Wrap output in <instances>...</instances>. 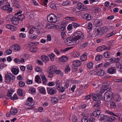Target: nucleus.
<instances>
[{
  "mask_svg": "<svg viewBox=\"0 0 122 122\" xmlns=\"http://www.w3.org/2000/svg\"><path fill=\"white\" fill-rule=\"evenodd\" d=\"M65 43L68 46H72L78 44V42L74 37H69L65 41Z\"/></svg>",
  "mask_w": 122,
  "mask_h": 122,
  "instance_id": "nucleus-1",
  "label": "nucleus"
},
{
  "mask_svg": "<svg viewBox=\"0 0 122 122\" xmlns=\"http://www.w3.org/2000/svg\"><path fill=\"white\" fill-rule=\"evenodd\" d=\"M92 97L93 101H95V104L93 105V106L94 107H97V108L99 106L100 104L101 103V101L100 99H99L98 95L97 94L93 93Z\"/></svg>",
  "mask_w": 122,
  "mask_h": 122,
  "instance_id": "nucleus-2",
  "label": "nucleus"
},
{
  "mask_svg": "<svg viewBox=\"0 0 122 122\" xmlns=\"http://www.w3.org/2000/svg\"><path fill=\"white\" fill-rule=\"evenodd\" d=\"M56 67L54 65H53L49 67L47 70V72L49 73V77H52L54 74L55 70L57 69Z\"/></svg>",
  "mask_w": 122,
  "mask_h": 122,
  "instance_id": "nucleus-3",
  "label": "nucleus"
},
{
  "mask_svg": "<svg viewBox=\"0 0 122 122\" xmlns=\"http://www.w3.org/2000/svg\"><path fill=\"white\" fill-rule=\"evenodd\" d=\"M73 35L75 36L74 37L77 41H78L79 43L80 42L79 39L81 37L82 39L84 38V35H83V33L80 31L76 32L74 33Z\"/></svg>",
  "mask_w": 122,
  "mask_h": 122,
  "instance_id": "nucleus-4",
  "label": "nucleus"
},
{
  "mask_svg": "<svg viewBox=\"0 0 122 122\" xmlns=\"http://www.w3.org/2000/svg\"><path fill=\"white\" fill-rule=\"evenodd\" d=\"M47 19L48 21L50 22L55 23L57 21L56 17L53 14H51L48 15L47 16Z\"/></svg>",
  "mask_w": 122,
  "mask_h": 122,
  "instance_id": "nucleus-5",
  "label": "nucleus"
},
{
  "mask_svg": "<svg viewBox=\"0 0 122 122\" xmlns=\"http://www.w3.org/2000/svg\"><path fill=\"white\" fill-rule=\"evenodd\" d=\"M34 32L35 33H39L40 32L35 27H32L29 31V34L30 36L31 37H32L33 35H35Z\"/></svg>",
  "mask_w": 122,
  "mask_h": 122,
  "instance_id": "nucleus-6",
  "label": "nucleus"
},
{
  "mask_svg": "<svg viewBox=\"0 0 122 122\" xmlns=\"http://www.w3.org/2000/svg\"><path fill=\"white\" fill-rule=\"evenodd\" d=\"M98 119H101V120H104V122H108L109 119V117L107 116H104L100 115L98 117Z\"/></svg>",
  "mask_w": 122,
  "mask_h": 122,
  "instance_id": "nucleus-7",
  "label": "nucleus"
},
{
  "mask_svg": "<svg viewBox=\"0 0 122 122\" xmlns=\"http://www.w3.org/2000/svg\"><path fill=\"white\" fill-rule=\"evenodd\" d=\"M76 8L77 9L81 11L85 10L86 9V7L84 6V5L81 3L77 4Z\"/></svg>",
  "mask_w": 122,
  "mask_h": 122,
  "instance_id": "nucleus-8",
  "label": "nucleus"
},
{
  "mask_svg": "<svg viewBox=\"0 0 122 122\" xmlns=\"http://www.w3.org/2000/svg\"><path fill=\"white\" fill-rule=\"evenodd\" d=\"M10 75H12L10 73L5 74V81L6 83H9L10 82L11 80Z\"/></svg>",
  "mask_w": 122,
  "mask_h": 122,
  "instance_id": "nucleus-9",
  "label": "nucleus"
},
{
  "mask_svg": "<svg viewBox=\"0 0 122 122\" xmlns=\"http://www.w3.org/2000/svg\"><path fill=\"white\" fill-rule=\"evenodd\" d=\"M73 64L75 67L80 66L81 64V61L79 60H76L73 62Z\"/></svg>",
  "mask_w": 122,
  "mask_h": 122,
  "instance_id": "nucleus-10",
  "label": "nucleus"
},
{
  "mask_svg": "<svg viewBox=\"0 0 122 122\" xmlns=\"http://www.w3.org/2000/svg\"><path fill=\"white\" fill-rule=\"evenodd\" d=\"M3 10H8L10 11H11L12 10V9L10 7V5H6L1 8Z\"/></svg>",
  "mask_w": 122,
  "mask_h": 122,
  "instance_id": "nucleus-11",
  "label": "nucleus"
},
{
  "mask_svg": "<svg viewBox=\"0 0 122 122\" xmlns=\"http://www.w3.org/2000/svg\"><path fill=\"white\" fill-rule=\"evenodd\" d=\"M94 23L96 26H100L101 25L102 22L101 20L96 19L94 21Z\"/></svg>",
  "mask_w": 122,
  "mask_h": 122,
  "instance_id": "nucleus-12",
  "label": "nucleus"
},
{
  "mask_svg": "<svg viewBox=\"0 0 122 122\" xmlns=\"http://www.w3.org/2000/svg\"><path fill=\"white\" fill-rule=\"evenodd\" d=\"M48 93L51 95H53L56 93V92L53 89L49 88L47 89Z\"/></svg>",
  "mask_w": 122,
  "mask_h": 122,
  "instance_id": "nucleus-13",
  "label": "nucleus"
},
{
  "mask_svg": "<svg viewBox=\"0 0 122 122\" xmlns=\"http://www.w3.org/2000/svg\"><path fill=\"white\" fill-rule=\"evenodd\" d=\"M10 113L12 115H15L17 112V110L16 108L15 107L12 108L10 110Z\"/></svg>",
  "mask_w": 122,
  "mask_h": 122,
  "instance_id": "nucleus-14",
  "label": "nucleus"
},
{
  "mask_svg": "<svg viewBox=\"0 0 122 122\" xmlns=\"http://www.w3.org/2000/svg\"><path fill=\"white\" fill-rule=\"evenodd\" d=\"M95 31L96 35H97L98 36H101L103 35L102 31L100 28L97 29L96 30H95Z\"/></svg>",
  "mask_w": 122,
  "mask_h": 122,
  "instance_id": "nucleus-15",
  "label": "nucleus"
},
{
  "mask_svg": "<svg viewBox=\"0 0 122 122\" xmlns=\"http://www.w3.org/2000/svg\"><path fill=\"white\" fill-rule=\"evenodd\" d=\"M115 67H111L108 69V72L110 74H113L115 73Z\"/></svg>",
  "mask_w": 122,
  "mask_h": 122,
  "instance_id": "nucleus-16",
  "label": "nucleus"
},
{
  "mask_svg": "<svg viewBox=\"0 0 122 122\" xmlns=\"http://www.w3.org/2000/svg\"><path fill=\"white\" fill-rule=\"evenodd\" d=\"M116 67L118 70L122 72V66L119 62L116 63Z\"/></svg>",
  "mask_w": 122,
  "mask_h": 122,
  "instance_id": "nucleus-17",
  "label": "nucleus"
},
{
  "mask_svg": "<svg viewBox=\"0 0 122 122\" xmlns=\"http://www.w3.org/2000/svg\"><path fill=\"white\" fill-rule=\"evenodd\" d=\"M68 58L66 56H62L59 58V60L61 62H65L68 60Z\"/></svg>",
  "mask_w": 122,
  "mask_h": 122,
  "instance_id": "nucleus-18",
  "label": "nucleus"
},
{
  "mask_svg": "<svg viewBox=\"0 0 122 122\" xmlns=\"http://www.w3.org/2000/svg\"><path fill=\"white\" fill-rule=\"evenodd\" d=\"M100 111L99 110H97L94 111L92 114L93 116L95 117H97L98 116H99L100 115H101V114H100Z\"/></svg>",
  "mask_w": 122,
  "mask_h": 122,
  "instance_id": "nucleus-19",
  "label": "nucleus"
},
{
  "mask_svg": "<svg viewBox=\"0 0 122 122\" xmlns=\"http://www.w3.org/2000/svg\"><path fill=\"white\" fill-rule=\"evenodd\" d=\"M104 100L107 102H110L112 99V97H109L108 96L104 95Z\"/></svg>",
  "mask_w": 122,
  "mask_h": 122,
  "instance_id": "nucleus-20",
  "label": "nucleus"
},
{
  "mask_svg": "<svg viewBox=\"0 0 122 122\" xmlns=\"http://www.w3.org/2000/svg\"><path fill=\"white\" fill-rule=\"evenodd\" d=\"M42 60L45 62H47L49 61L48 57L45 56H41Z\"/></svg>",
  "mask_w": 122,
  "mask_h": 122,
  "instance_id": "nucleus-21",
  "label": "nucleus"
},
{
  "mask_svg": "<svg viewBox=\"0 0 122 122\" xmlns=\"http://www.w3.org/2000/svg\"><path fill=\"white\" fill-rule=\"evenodd\" d=\"M87 54L86 53H85L83 54L81 56L80 59L82 61H85L87 58Z\"/></svg>",
  "mask_w": 122,
  "mask_h": 122,
  "instance_id": "nucleus-22",
  "label": "nucleus"
},
{
  "mask_svg": "<svg viewBox=\"0 0 122 122\" xmlns=\"http://www.w3.org/2000/svg\"><path fill=\"white\" fill-rule=\"evenodd\" d=\"M102 31L103 34L106 33L108 30V28L106 26L102 27L100 28Z\"/></svg>",
  "mask_w": 122,
  "mask_h": 122,
  "instance_id": "nucleus-23",
  "label": "nucleus"
},
{
  "mask_svg": "<svg viewBox=\"0 0 122 122\" xmlns=\"http://www.w3.org/2000/svg\"><path fill=\"white\" fill-rule=\"evenodd\" d=\"M113 92L109 90H107L104 94V95H106L108 96L109 97L112 98L113 96Z\"/></svg>",
  "mask_w": 122,
  "mask_h": 122,
  "instance_id": "nucleus-24",
  "label": "nucleus"
},
{
  "mask_svg": "<svg viewBox=\"0 0 122 122\" xmlns=\"http://www.w3.org/2000/svg\"><path fill=\"white\" fill-rule=\"evenodd\" d=\"M102 87L105 91L107 90L110 91V89H111L110 86L108 84H106L103 86Z\"/></svg>",
  "mask_w": 122,
  "mask_h": 122,
  "instance_id": "nucleus-25",
  "label": "nucleus"
},
{
  "mask_svg": "<svg viewBox=\"0 0 122 122\" xmlns=\"http://www.w3.org/2000/svg\"><path fill=\"white\" fill-rule=\"evenodd\" d=\"M11 71L14 74L17 75L19 71L17 69L13 68L12 69Z\"/></svg>",
  "mask_w": 122,
  "mask_h": 122,
  "instance_id": "nucleus-26",
  "label": "nucleus"
},
{
  "mask_svg": "<svg viewBox=\"0 0 122 122\" xmlns=\"http://www.w3.org/2000/svg\"><path fill=\"white\" fill-rule=\"evenodd\" d=\"M17 19L21 21L25 19L24 15L23 14L17 16Z\"/></svg>",
  "mask_w": 122,
  "mask_h": 122,
  "instance_id": "nucleus-27",
  "label": "nucleus"
},
{
  "mask_svg": "<svg viewBox=\"0 0 122 122\" xmlns=\"http://www.w3.org/2000/svg\"><path fill=\"white\" fill-rule=\"evenodd\" d=\"M57 89H58L59 91L60 92H63L65 90V88L63 87H60V86H58V87L56 88Z\"/></svg>",
  "mask_w": 122,
  "mask_h": 122,
  "instance_id": "nucleus-28",
  "label": "nucleus"
},
{
  "mask_svg": "<svg viewBox=\"0 0 122 122\" xmlns=\"http://www.w3.org/2000/svg\"><path fill=\"white\" fill-rule=\"evenodd\" d=\"M102 57L103 56L102 55H98L95 57V60L97 61H100L102 58Z\"/></svg>",
  "mask_w": 122,
  "mask_h": 122,
  "instance_id": "nucleus-29",
  "label": "nucleus"
},
{
  "mask_svg": "<svg viewBox=\"0 0 122 122\" xmlns=\"http://www.w3.org/2000/svg\"><path fill=\"white\" fill-rule=\"evenodd\" d=\"M97 73L99 76H102L104 75V71L102 70H100L98 72H97Z\"/></svg>",
  "mask_w": 122,
  "mask_h": 122,
  "instance_id": "nucleus-30",
  "label": "nucleus"
},
{
  "mask_svg": "<svg viewBox=\"0 0 122 122\" xmlns=\"http://www.w3.org/2000/svg\"><path fill=\"white\" fill-rule=\"evenodd\" d=\"M48 55L50 57L51 61H53L54 60V57L55 56V55L53 53H51L50 54H48Z\"/></svg>",
  "mask_w": 122,
  "mask_h": 122,
  "instance_id": "nucleus-31",
  "label": "nucleus"
},
{
  "mask_svg": "<svg viewBox=\"0 0 122 122\" xmlns=\"http://www.w3.org/2000/svg\"><path fill=\"white\" fill-rule=\"evenodd\" d=\"M88 120V117L86 116H83L82 117L81 120L82 122H87Z\"/></svg>",
  "mask_w": 122,
  "mask_h": 122,
  "instance_id": "nucleus-32",
  "label": "nucleus"
},
{
  "mask_svg": "<svg viewBox=\"0 0 122 122\" xmlns=\"http://www.w3.org/2000/svg\"><path fill=\"white\" fill-rule=\"evenodd\" d=\"M114 100L117 102L119 101L121 99L120 97L118 95L115 96L114 97Z\"/></svg>",
  "mask_w": 122,
  "mask_h": 122,
  "instance_id": "nucleus-33",
  "label": "nucleus"
},
{
  "mask_svg": "<svg viewBox=\"0 0 122 122\" xmlns=\"http://www.w3.org/2000/svg\"><path fill=\"white\" fill-rule=\"evenodd\" d=\"M93 63L91 62H90L87 64V67L88 68L91 69L93 67Z\"/></svg>",
  "mask_w": 122,
  "mask_h": 122,
  "instance_id": "nucleus-34",
  "label": "nucleus"
},
{
  "mask_svg": "<svg viewBox=\"0 0 122 122\" xmlns=\"http://www.w3.org/2000/svg\"><path fill=\"white\" fill-rule=\"evenodd\" d=\"M110 55V53L109 52L107 51L104 53V56L105 58H107L109 57Z\"/></svg>",
  "mask_w": 122,
  "mask_h": 122,
  "instance_id": "nucleus-35",
  "label": "nucleus"
},
{
  "mask_svg": "<svg viewBox=\"0 0 122 122\" xmlns=\"http://www.w3.org/2000/svg\"><path fill=\"white\" fill-rule=\"evenodd\" d=\"M111 107L112 108H115L116 107V105L115 103L113 102H110Z\"/></svg>",
  "mask_w": 122,
  "mask_h": 122,
  "instance_id": "nucleus-36",
  "label": "nucleus"
},
{
  "mask_svg": "<svg viewBox=\"0 0 122 122\" xmlns=\"http://www.w3.org/2000/svg\"><path fill=\"white\" fill-rule=\"evenodd\" d=\"M30 51L31 52H36L37 51V48L35 47H31L30 48Z\"/></svg>",
  "mask_w": 122,
  "mask_h": 122,
  "instance_id": "nucleus-37",
  "label": "nucleus"
},
{
  "mask_svg": "<svg viewBox=\"0 0 122 122\" xmlns=\"http://www.w3.org/2000/svg\"><path fill=\"white\" fill-rule=\"evenodd\" d=\"M20 49V46L18 44H15V50L16 51H19Z\"/></svg>",
  "mask_w": 122,
  "mask_h": 122,
  "instance_id": "nucleus-38",
  "label": "nucleus"
},
{
  "mask_svg": "<svg viewBox=\"0 0 122 122\" xmlns=\"http://www.w3.org/2000/svg\"><path fill=\"white\" fill-rule=\"evenodd\" d=\"M116 120L115 118L113 116H111L109 117V121L110 122H112L113 121H115Z\"/></svg>",
  "mask_w": 122,
  "mask_h": 122,
  "instance_id": "nucleus-39",
  "label": "nucleus"
},
{
  "mask_svg": "<svg viewBox=\"0 0 122 122\" xmlns=\"http://www.w3.org/2000/svg\"><path fill=\"white\" fill-rule=\"evenodd\" d=\"M66 24V23H63L61 24V29L62 30H63L65 29Z\"/></svg>",
  "mask_w": 122,
  "mask_h": 122,
  "instance_id": "nucleus-40",
  "label": "nucleus"
},
{
  "mask_svg": "<svg viewBox=\"0 0 122 122\" xmlns=\"http://www.w3.org/2000/svg\"><path fill=\"white\" fill-rule=\"evenodd\" d=\"M19 86L20 87H23L25 85V83L22 81H19Z\"/></svg>",
  "mask_w": 122,
  "mask_h": 122,
  "instance_id": "nucleus-41",
  "label": "nucleus"
},
{
  "mask_svg": "<svg viewBox=\"0 0 122 122\" xmlns=\"http://www.w3.org/2000/svg\"><path fill=\"white\" fill-rule=\"evenodd\" d=\"M85 16L86 17V19L87 20H89L91 19V15L89 14H85Z\"/></svg>",
  "mask_w": 122,
  "mask_h": 122,
  "instance_id": "nucleus-42",
  "label": "nucleus"
},
{
  "mask_svg": "<svg viewBox=\"0 0 122 122\" xmlns=\"http://www.w3.org/2000/svg\"><path fill=\"white\" fill-rule=\"evenodd\" d=\"M40 78L39 76L37 75L35 77L36 82L38 83H40L41 82H39V79Z\"/></svg>",
  "mask_w": 122,
  "mask_h": 122,
  "instance_id": "nucleus-43",
  "label": "nucleus"
},
{
  "mask_svg": "<svg viewBox=\"0 0 122 122\" xmlns=\"http://www.w3.org/2000/svg\"><path fill=\"white\" fill-rule=\"evenodd\" d=\"M18 94L20 96H22L23 94L22 93V90L21 89H19L17 91Z\"/></svg>",
  "mask_w": 122,
  "mask_h": 122,
  "instance_id": "nucleus-44",
  "label": "nucleus"
},
{
  "mask_svg": "<svg viewBox=\"0 0 122 122\" xmlns=\"http://www.w3.org/2000/svg\"><path fill=\"white\" fill-rule=\"evenodd\" d=\"M87 28L89 30H91L92 28V25L91 22H89L88 24Z\"/></svg>",
  "mask_w": 122,
  "mask_h": 122,
  "instance_id": "nucleus-45",
  "label": "nucleus"
},
{
  "mask_svg": "<svg viewBox=\"0 0 122 122\" xmlns=\"http://www.w3.org/2000/svg\"><path fill=\"white\" fill-rule=\"evenodd\" d=\"M35 104V102H29L28 103H26V104L29 106H33Z\"/></svg>",
  "mask_w": 122,
  "mask_h": 122,
  "instance_id": "nucleus-46",
  "label": "nucleus"
},
{
  "mask_svg": "<svg viewBox=\"0 0 122 122\" xmlns=\"http://www.w3.org/2000/svg\"><path fill=\"white\" fill-rule=\"evenodd\" d=\"M29 92L31 93L34 94L36 92V90L35 88H32L31 89H29Z\"/></svg>",
  "mask_w": 122,
  "mask_h": 122,
  "instance_id": "nucleus-47",
  "label": "nucleus"
},
{
  "mask_svg": "<svg viewBox=\"0 0 122 122\" xmlns=\"http://www.w3.org/2000/svg\"><path fill=\"white\" fill-rule=\"evenodd\" d=\"M110 65V62H107L105 63H103V66L105 67H108Z\"/></svg>",
  "mask_w": 122,
  "mask_h": 122,
  "instance_id": "nucleus-48",
  "label": "nucleus"
},
{
  "mask_svg": "<svg viewBox=\"0 0 122 122\" xmlns=\"http://www.w3.org/2000/svg\"><path fill=\"white\" fill-rule=\"evenodd\" d=\"M39 91L41 93L43 94H45L46 91L44 88H41L39 89Z\"/></svg>",
  "mask_w": 122,
  "mask_h": 122,
  "instance_id": "nucleus-49",
  "label": "nucleus"
},
{
  "mask_svg": "<svg viewBox=\"0 0 122 122\" xmlns=\"http://www.w3.org/2000/svg\"><path fill=\"white\" fill-rule=\"evenodd\" d=\"M42 79V81L43 83L44 84H45V82L47 81V80L45 77L44 76H42L41 77Z\"/></svg>",
  "mask_w": 122,
  "mask_h": 122,
  "instance_id": "nucleus-50",
  "label": "nucleus"
},
{
  "mask_svg": "<svg viewBox=\"0 0 122 122\" xmlns=\"http://www.w3.org/2000/svg\"><path fill=\"white\" fill-rule=\"evenodd\" d=\"M16 95L15 94L13 97H10L11 99L12 100L14 101L16 99H17Z\"/></svg>",
  "mask_w": 122,
  "mask_h": 122,
  "instance_id": "nucleus-51",
  "label": "nucleus"
},
{
  "mask_svg": "<svg viewBox=\"0 0 122 122\" xmlns=\"http://www.w3.org/2000/svg\"><path fill=\"white\" fill-rule=\"evenodd\" d=\"M51 99L52 101L53 102L56 103L58 101L57 98L56 97H52L51 98Z\"/></svg>",
  "mask_w": 122,
  "mask_h": 122,
  "instance_id": "nucleus-52",
  "label": "nucleus"
},
{
  "mask_svg": "<svg viewBox=\"0 0 122 122\" xmlns=\"http://www.w3.org/2000/svg\"><path fill=\"white\" fill-rule=\"evenodd\" d=\"M13 61H14L16 63L19 64L20 63V60L18 58H15L14 59Z\"/></svg>",
  "mask_w": 122,
  "mask_h": 122,
  "instance_id": "nucleus-53",
  "label": "nucleus"
},
{
  "mask_svg": "<svg viewBox=\"0 0 122 122\" xmlns=\"http://www.w3.org/2000/svg\"><path fill=\"white\" fill-rule=\"evenodd\" d=\"M70 71V67L68 66L66 67V69H65V72L66 73H68V72H69Z\"/></svg>",
  "mask_w": 122,
  "mask_h": 122,
  "instance_id": "nucleus-54",
  "label": "nucleus"
},
{
  "mask_svg": "<svg viewBox=\"0 0 122 122\" xmlns=\"http://www.w3.org/2000/svg\"><path fill=\"white\" fill-rule=\"evenodd\" d=\"M106 111L107 113H109V114H110L111 115H112L114 116H116V117H118L119 116L118 115L115 114H114V113H113L112 112H110L109 111Z\"/></svg>",
  "mask_w": 122,
  "mask_h": 122,
  "instance_id": "nucleus-55",
  "label": "nucleus"
},
{
  "mask_svg": "<svg viewBox=\"0 0 122 122\" xmlns=\"http://www.w3.org/2000/svg\"><path fill=\"white\" fill-rule=\"evenodd\" d=\"M80 55V54L79 52H75L73 56L75 57H78Z\"/></svg>",
  "mask_w": 122,
  "mask_h": 122,
  "instance_id": "nucleus-56",
  "label": "nucleus"
},
{
  "mask_svg": "<svg viewBox=\"0 0 122 122\" xmlns=\"http://www.w3.org/2000/svg\"><path fill=\"white\" fill-rule=\"evenodd\" d=\"M12 53L11 50L10 49L7 50L6 51V53L7 55H9Z\"/></svg>",
  "mask_w": 122,
  "mask_h": 122,
  "instance_id": "nucleus-57",
  "label": "nucleus"
},
{
  "mask_svg": "<svg viewBox=\"0 0 122 122\" xmlns=\"http://www.w3.org/2000/svg\"><path fill=\"white\" fill-rule=\"evenodd\" d=\"M72 25L73 26V27L74 28H76L78 27L80 25L79 24L75 23H72Z\"/></svg>",
  "mask_w": 122,
  "mask_h": 122,
  "instance_id": "nucleus-58",
  "label": "nucleus"
},
{
  "mask_svg": "<svg viewBox=\"0 0 122 122\" xmlns=\"http://www.w3.org/2000/svg\"><path fill=\"white\" fill-rule=\"evenodd\" d=\"M35 70L36 71L39 72H40L42 71V70L39 67H36Z\"/></svg>",
  "mask_w": 122,
  "mask_h": 122,
  "instance_id": "nucleus-59",
  "label": "nucleus"
},
{
  "mask_svg": "<svg viewBox=\"0 0 122 122\" xmlns=\"http://www.w3.org/2000/svg\"><path fill=\"white\" fill-rule=\"evenodd\" d=\"M55 85V83L53 82H50L48 84V85L50 86H52Z\"/></svg>",
  "mask_w": 122,
  "mask_h": 122,
  "instance_id": "nucleus-60",
  "label": "nucleus"
},
{
  "mask_svg": "<svg viewBox=\"0 0 122 122\" xmlns=\"http://www.w3.org/2000/svg\"><path fill=\"white\" fill-rule=\"evenodd\" d=\"M72 24H70L67 26V29L69 30H71L72 28Z\"/></svg>",
  "mask_w": 122,
  "mask_h": 122,
  "instance_id": "nucleus-61",
  "label": "nucleus"
},
{
  "mask_svg": "<svg viewBox=\"0 0 122 122\" xmlns=\"http://www.w3.org/2000/svg\"><path fill=\"white\" fill-rule=\"evenodd\" d=\"M50 7L51 8L55 9L56 7V5L54 3H52L51 4Z\"/></svg>",
  "mask_w": 122,
  "mask_h": 122,
  "instance_id": "nucleus-62",
  "label": "nucleus"
},
{
  "mask_svg": "<svg viewBox=\"0 0 122 122\" xmlns=\"http://www.w3.org/2000/svg\"><path fill=\"white\" fill-rule=\"evenodd\" d=\"M11 21H15L17 20H19L17 19V17H16V16H14L12 17L11 19Z\"/></svg>",
  "mask_w": 122,
  "mask_h": 122,
  "instance_id": "nucleus-63",
  "label": "nucleus"
},
{
  "mask_svg": "<svg viewBox=\"0 0 122 122\" xmlns=\"http://www.w3.org/2000/svg\"><path fill=\"white\" fill-rule=\"evenodd\" d=\"M95 121V119L93 117L90 118L89 120V122H94Z\"/></svg>",
  "mask_w": 122,
  "mask_h": 122,
  "instance_id": "nucleus-64",
  "label": "nucleus"
}]
</instances>
